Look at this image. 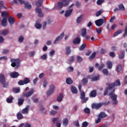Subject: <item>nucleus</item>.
I'll use <instances>...</instances> for the list:
<instances>
[{
	"instance_id": "nucleus-54",
	"label": "nucleus",
	"mask_w": 127,
	"mask_h": 127,
	"mask_svg": "<svg viewBox=\"0 0 127 127\" xmlns=\"http://www.w3.org/2000/svg\"><path fill=\"white\" fill-rule=\"evenodd\" d=\"M58 6L59 7V9H60L61 8H62V7H63V2H59L58 3Z\"/></svg>"
},
{
	"instance_id": "nucleus-14",
	"label": "nucleus",
	"mask_w": 127,
	"mask_h": 127,
	"mask_svg": "<svg viewBox=\"0 0 127 127\" xmlns=\"http://www.w3.org/2000/svg\"><path fill=\"white\" fill-rule=\"evenodd\" d=\"M10 76L11 78H17L19 76V73L16 71H14L10 73Z\"/></svg>"
},
{
	"instance_id": "nucleus-19",
	"label": "nucleus",
	"mask_w": 127,
	"mask_h": 127,
	"mask_svg": "<svg viewBox=\"0 0 127 127\" xmlns=\"http://www.w3.org/2000/svg\"><path fill=\"white\" fill-rule=\"evenodd\" d=\"M72 12H73V9H71L70 10H67L65 11V17H68V16H70V15L72 14Z\"/></svg>"
},
{
	"instance_id": "nucleus-22",
	"label": "nucleus",
	"mask_w": 127,
	"mask_h": 127,
	"mask_svg": "<svg viewBox=\"0 0 127 127\" xmlns=\"http://www.w3.org/2000/svg\"><path fill=\"white\" fill-rule=\"evenodd\" d=\"M81 35L82 37H85L87 35V29L85 28H83L81 29Z\"/></svg>"
},
{
	"instance_id": "nucleus-26",
	"label": "nucleus",
	"mask_w": 127,
	"mask_h": 127,
	"mask_svg": "<svg viewBox=\"0 0 127 127\" xmlns=\"http://www.w3.org/2000/svg\"><path fill=\"white\" fill-rule=\"evenodd\" d=\"M81 84L83 86H86V85L88 84V79L83 78L81 80Z\"/></svg>"
},
{
	"instance_id": "nucleus-9",
	"label": "nucleus",
	"mask_w": 127,
	"mask_h": 127,
	"mask_svg": "<svg viewBox=\"0 0 127 127\" xmlns=\"http://www.w3.org/2000/svg\"><path fill=\"white\" fill-rule=\"evenodd\" d=\"M21 4H24L25 8L31 9L32 6L28 2H25L23 0H18Z\"/></svg>"
},
{
	"instance_id": "nucleus-50",
	"label": "nucleus",
	"mask_w": 127,
	"mask_h": 127,
	"mask_svg": "<svg viewBox=\"0 0 127 127\" xmlns=\"http://www.w3.org/2000/svg\"><path fill=\"white\" fill-rule=\"evenodd\" d=\"M102 73H103L104 75H108L109 74V71H108V69L107 68L103 69L102 70Z\"/></svg>"
},
{
	"instance_id": "nucleus-41",
	"label": "nucleus",
	"mask_w": 127,
	"mask_h": 127,
	"mask_svg": "<svg viewBox=\"0 0 127 127\" xmlns=\"http://www.w3.org/2000/svg\"><path fill=\"white\" fill-rule=\"evenodd\" d=\"M62 2L64 6H67L69 4V1L67 0H63Z\"/></svg>"
},
{
	"instance_id": "nucleus-53",
	"label": "nucleus",
	"mask_w": 127,
	"mask_h": 127,
	"mask_svg": "<svg viewBox=\"0 0 127 127\" xmlns=\"http://www.w3.org/2000/svg\"><path fill=\"white\" fill-rule=\"evenodd\" d=\"M67 72H73L74 71V68L72 66H69L68 68H67Z\"/></svg>"
},
{
	"instance_id": "nucleus-45",
	"label": "nucleus",
	"mask_w": 127,
	"mask_h": 127,
	"mask_svg": "<svg viewBox=\"0 0 127 127\" xmlns=\"http://www.w3.org/2000/svg\"><path fill=\"white\" fill-rule=\"evenodd\" d=\"M75 61V58H74V56H71L69 60V64H71V63H73Z\"/></svg>"
},
{
	"instance_id": "nucleus-46",
	"label": "nucleus",
	"mask_w": 127,
	"mask_h": 127,
	"mask_svg": "<svg viewBox=\"0 0 127 127\" xmlns=\"http://www.w3.org/2000/svg\"><path fill=\"white\" fill-rule=\"evenodd\" d=\"M60 122V121H59V118H56L53 119V124H58V123H59Z\"/></svg>"
},
{
	"instance_id": "nucleus-21",
	"label": "nucleus",
	"mask_w": 127,
	"mask_h": 127,
	"mask_svg": "<svg viewBox=\"0 0 127 127\" xmlns=\"http://www.w3.org/2000/svg\"><path fill=\"white\" fill-rule=\"evenodd\" d=\"M80 42H81V39L79 38H76L73 41V43L74 45H76V44H79Z\"/></svg>"
},
{
	"instance_id": "nucleus-2",
	"label": "nucleus",
	"mask_w": 127,
	"mask_h": 127,
	"mask_svg": "<svg viewBox=\"0 0 127 127\" xmlns=\"http://www.w3.org/2000/svg\"><path fill=\"white\" fill-rule=\"evenodd\" d=\"M115 90L116 89H113V91H111V92L109 93V96H110L111 100H113V105H117L118 104V100H117L118 95L114 93H115Z\"/></svg>"
},
{
	"instance_id": "nucleus-60",
	"label": "nucleus",
	"mask_w": 127,
	"mask_h": 127,
	"mask_svg": "<svg viewBox=\"0 0 127 127\" xmlns=\"http://www.w3.org/2000/svg\"><path fill=\"white\" fill-rule=\"evenodd\" d=\"M24 40V38L22 36L19 37L18 38V41L20 43H21L22 41Z\"/></svg>"
},
{
	"instance_id": "nucleus-34",
	"label": "nucleus",
	"mask_w": 127,
	"mask_h": 127,
	"mask_svg": "<svg viewBox=\"0 0 127 127\" xmlns=\"http://www.w3.org/2000/svg\"><path fill=\"white\" fill-rule=\"evenodd\" d=\"M29 109V106H28L25 109H24L22 110L21 113L22 114H27V113H28Z\"/></svg>"
},
{
	"instance_id": "nucleus-64",
	"label": "nucleus",
	"mask_w": 127,
	"mask_h": 127,
	"mask_svg": "<svg viewBox=\"0 0 127 127\" xmlns=\"http://www.w3.org/2000/svg\"><path fill=\"white\" fill-rule=\"evenodd\" d=\"M88 127V122H84L82 123V127Z\"/></svg>"
},
{
	"instance_id": "nucleus-47",
	"label": "nucleus",
	"mask_w": 127,
	"mask_h": 127,
	"mask_svg": "<svg viewBox=\"0 0 127 127\" xmlns=\"http://www.w3.org/2000/svg\"><path fill=\"white\" fill-rule=\"evenodd\" d=\"M13 91L15 94H16L17 93H19L20 92V89L19 88H13Z\"/></svg>"
},
{
	"instance_id": "nucleus-35",
	"label": "nucleus",
	"mask_w": 127,
	"mask_h": 127,
	"mask_svg": "<svg viewBox=\"0 0 127 127\" xmlns=\"http://www.w3.org/2000/svg\"><path fill=\"white\" fill-rule=\"evenodd\" d=\"M99 118H101L102 119L104 118H107L108 117V115L105 113V112H101L99 115Z\"/></svg>"
},
{
	"instance_id": "nucleus-43",
	"label": "nucleus",
	"mask_w": 127,
	"mask_h": 127,
	"mask_svg": "<svg viewBox=\"0 0 127 127\" xmlns=\"http://www.w3.org/2000/svg\"><path fill=\"white\" fill-rule=\"evenodd\" d=\"M119 10H122V11H124L126 9V8H125V6H124V4H120L119 5Z\"/></svg>"
},
{
	"instance_id": "nucleus-51",
	"label": "nucleus",
	"mask_w": 127,
	"mask_h": 127,
	"mask_svg": "<svg viewBox=\"0 0 127 127\" xmlns=\"http://www.w3.org/2000/svg\"><path fill=\"white\" fill-rule=\"evenodd\" d=\"M96 57V52H93V54L89 57V59H94Z\"/></svg>"
},
{
	"instance_id": "nucleus-18",
	"label": "nucleus",
	"mask_w": 127,
	"mask_h": 127,
	"mask_svg": "<svg viewBox=\"0 0 127 127\" xmlns=\"http://www.w3.org/2000/svg\"><path fill=\"white\" fill-rule=\"evenodd\" d=\"M70 90L72 94H78V90H77V88L74 86L72 85L70 87Z\"/></svg>"
},
{
	"instance_id": "nucleus-55",
	"label": "nucleus",
	"mask_w": 127,
	"mask_h": 127,
	"mask_svg": "<svg viewBox=\"0 0 127 127\" xmlns=\"http://www.w3.org/2000/svg\"><path fill=\"white\" fill-rule=\"evenodd\" d=\"M99 75H98V76H94L92 78L91 81H98V80H99Z\"/></svg>"
},
{
	"instance_id": "nucleus-44",
	"label": "nucleus",
	"mask_w": 127,
	"mask_h": 127,
	"mask_svg": "<svg viewBox=\"0 0 127 127\" xmlns=\"http://www.w3.org/2000/svg\"><path fill=\"white\" fill-rule=\"evenodd\" d=\"M116 70L117 72H121L122 71V65L121 64L117 65Z\"/></svg>"
},
{
	"instance_id": "nucleus-10",
	"label": "nucleus",
	"mask_w": 127,
	"mask_h": 127,
	"mask_svg": "<svg viewBox=\"0 0 127 127\" xmlns=\"http://www.w3.org/2000/svg\"><path fill=\"white\" fill-rule=\"evenodd\" d=\"M101 107H102L101 103H97V104L93 103L91 105L92 109H95V110H99V109H100Z\"/></svg>"
},
{
	"instance_id": "nucleus-7",
	"label": "nucleus",
	"mask_w": 127,
	"mask_h": 127,
	"mask_svg": "<svg viewBox=\"0 0 127 127\" xmlns=\"http://www.w3.org/2000/svg\"><path fill=\"white\" fill-rule=\"evenodd\" d=\"M55 89V86L53 84H51L50 86L49 89L47 92V96H51L52 94L54 93V90Z\"/></svg>"
},
{
	"instance_id": "nucleus-4",
	"label": "nucleus",
	"mask_w": 127,
	"mask_h": 127,
	"mask_svg": "<svg viewBox=\"0 0 127 127\" xmlns=\"http://www.w3.org/2000/svg\"><path fill=\"white\" fill-rule=\"evenodd\" d=\"M29 83H30V79L27 77H25L24 80H19L18 84L20 86H23V85H25Z\"/></svg>"
},
{
	"instance_id": "nucleus-52",
	"label": "nucleus",
	"mask_w": 127,
	"mask_h": 127,
	"mask_svg": "<svg viewBox=\"0 0 127 127\" xmlns=\"http://www.w3.org/2000/svg\"><path fill=\"white\" fill-rule=\"evenodd\" d=\"M77 61L78 63H81L82 61H83V58L80 56H77Z\"/></svg>"
},
{
	"instance_id": "nucleus-33",
	"label": "nucleus",
	"mask_w": 127,
	"mask_h": 127,
	"mask_svg": "<svg viewBox=\"0 0 127 127\" xmlns=\"http://www.w3.org/2000/svg\"><path fill=\"white\" fill-rule=\"evenodd\" d=\"M85 48H87V45H86V44L83 43L82 45L79 48V50L80 51H82V50H84Z\"/></svg>"
},
{
	"instance_id": "nucleus-59",
	"label": "nucleus",
	"mask_w": 127,
	"mask_h": 127,
	"mask_svg": "<svg viewBox=\"0 0 127 127\" xmlns=\"http://www.w3.org/2000/svg\"><path fill=\"white\" fill-rule=\"evenodd\" d=\"M109 56L111 57H112L113 58H114V57H116V54H115V53L113 52H111L110 53Z\"/></svg>"
},
{
	"instance_id": "nucleus-57",
	"label": "nucleus",
	"mask_w": 127,
	"mask_h": 127,
	"mask_svg": "<svg viewBox=\"0 0 127 127\" xmlns=\"http://www.w3.org/2000/svg\"><path fill=\"white\" fill-rule=\"evenodd\" d=\"M56 114H57V111H56L52 110L50 112V115H51V116H55V115H56Z\"/></svg>"
},
{
	"instance_id": "nucleus-23",
	"label": "nucleus",
	"mask_w": 127,
	"mask_h": 127,
	"mask_svg": "<svg viewBox=\"0 0 127 127\" xmlns=\"http://www.w3.org/2000/svg\"><path fill=\"white\" fill-rule=\"evenodd\" d=\"M65 54L66 55H69L71 52H72V51L71 50V47L67 46L65 48Z\"/></svg>"
},
{
	"instance_id": "nucleus-8",
	"label": "nucleus",
	"mask_w": 127,
	"mask_h": 127,
	"mask_svg": "<svg viewBox=\"0 0 127 127\" xmlns=\"http://www.w3.org/2000/svg\"><path fill=\"white\" fill-rule=\"evenodd\" d=\"M34 93V89L33 88H31L30 91L27 92H24L23 93V97H26V98H29L31 97Z\"/></svg>"
},
{
	"instance_id": "nucleus-32",
	"label": "nucleus",
	"mask_w": 127,
	"mask_h": 127,
	"mask_svg": "<svg viewBox=\"0 0 127 127\" xmlns=\"http://www.w3.org/2000/svg\"><path fill=\"white\" fill-rule=\"evenodd\" d=\"M108 69H112L113 67V64L111 61H109L106 63Z\"/></svg>"
},
{
	"instance_id": "nucleus-17",
	"label": "nucleus",
	"mask_w": 127,
	"mask_h": 127,
	"mask_svg": "<svg viewBox=\"0 0 127 127\" xmlns=\"http://www.w3.org/2000/svg\"><path fill=\"white\" fill-rule=\"evenodd\" d=\"M109 90H110V91H113L114 90L113 88H110V84H109L108 87H107L105 89L104 93H103L104 96H107V95H108V93L109 92Z\"/></svg>"
},
{
	"instance_id": "nucleus-39",
	"label": "nucleus",
	"mask_w": 127,
	"mask_h": 127,
	"mask_svg": "<svg viewBox=\"0 0 127 127\" xmlns=\"http://www.w3.org/2000/svg\"><path fill=\"white\" fill-rule=\"evenodd\" d=\"M13 100V97H8L6 99V102L7 103H8V104H11V103H12V101Z\"/></svg>"
},
{
	"instance_id": "nucleus-12",
	"label": "nucleus",
	"mask_w": 127,
	"mask_h": 127,
	"mask_svg": "<svg viewBox=\"0 0 127 127\" xmlns=\"http://www.w3.org/2000/svg\"><path fill=\"white\" fill-rule=\"evenodd\" d=\"M63 37H64V32L62 33L59 37L56 38V40L54 42V44H57V43L59 42V40H62Z\"/></svg>"
},
{
	"instance_id": "nucleus-11",
	"label": "nucleus",
	"mask_w": 127,
	"mask_h": 127,
	"mask_svg": "<svg viewBox=\"0 0 127 127\" xmlns=\"http://www.w3.org/2000/svg\"><path fill=\"white\" fill-rule=\"evenodd\" d=\"M35 11L38 13L39 17H43V13H42V9L40 8H36Z\"/></svg>"
},
{
	"instance_id": "nucleus-30",
	"label": "nucleus",
	"mask_w": 127,
	"mask_h": 127,
	"mask_svg": "<svg viewBox=\"0 0 127 127\" xmlns=\"http://www.w3.org/2000/svg\"><path fill=\"white\" fill-rule=\"evenodd\" d=\"M66 83L68 85H72V84H73V80L71 78H67L66 79Z\"/></svg>"
},
{
	"instance_id": "nucleus-1",
	"label": "nucleus",
	"mask_w": 127,
	"mask_h": 127,
	"mask_svg": "<svg viewBox=\"0 0 127 127\" xmlns=\"http://www.w3.org/2000/svg\"><path fill=\"white\" fill-rule=\"evenodd\" d=\"M0 83L2 85L3 88H8V82H6L5 77L2 73L0 74Z\"/></svg>"
},
{
	"instance_id": "nucleus-24",
	"label": "nucleus",
	"mask_w": 127,
	"mask_h": 127,
	"mask_svg": "<svg viewBox=\"0 0 127 127\" xmlns=\"http://www.w3.org/2000/svg\"><path fill=\"white\" fill-rule=\"evenodd\" d=\"M120 52L122 54V55H119V59H123V58H125V50H121L120 51Z\"/></svg>"
},
{
	"instance_id": "nucleus-37",
	"label": "nucleus",
	"mask_w": 127,
	"mask_h": 127,
	"mask_svg": "<svg viewBox=\"0 0 127 127\" xmlns=\"http://www.w3.org/2000/svg\"><path fill=\"white\" fill-rule=\"evenodd\" d=\"M24 102V99H21V98L19 99L18 101V106H22Z\"/></svg>"
},
{
	"instance_id": "nucleus-27",
	"label": "nucleus",
	"mask_w": 127,
	"mask_h": 127,
	"mask_svg": "<svg viewBox=\"0 0 127 127\" xmlns=\"http://www.w3.org/2000/svg\"><path fill=\"white\" fill-rule=\"evenodd\" d=\"M69 123V120L68 119H64L63 121V124L64 127H67L68 126V123Z\"/></svg>"
},
{
	"instance_id": "nucleus-49",
	"label": "nucleus",
	"mask_w": 127,
	"mask_h": 127,
	"mask_svg": "<svg viewBox=\"0 0 127 127\" xmlns=\"http://www.w3.org/2000/svg\"><path fill=\"white\" fill-rule=\"evenodd\" d=\"M81 103L82 104H84V103H86L87 101H88V100H89V98H87V97H83V98L81 99Z\"/></svg>"
},
{
	"instance_id": "nucleus-61",
	"label": "nucleus",
	"mask_w": 127,
	"mask_h": 127,
	"mask_svg": "<svg viewBox=\"0 0 127 127\" xmlns=\"http://www.w3.org/2000/svg\"><path fill=\"white\" fill-rule=\"evenodd\" d=\"M85 92L84 91L81 92L80 93V99H83V98H85Z\"/></svg>"
},
{
	"instance_id": "nucleus-20",
	"label": "nucleus",
	"mask_w": 127,
	"mask_h": 127,
	"mask_svg": "<svg viewBox=\"0 0 127 127\" xmlns=\"http://www.w3.org/2000/svg\"><path fill=\"white\" fill-rule=\"evenodd\" d=\"M84 17V15L81 14L76 19L77 23H81L82 22V20H83V18Z\"/></svg>"
},
{
	"instance_id": "nucleus-25",
	"label": "nucleus",
	"mask_w": 127,
	"mask_h": 127,
	"mask_svg": "<svg viewBox=\"0 0 127 127\" xmlns=\"http://www.w3.org/2000/svg\"><path fill=\"white\" fill-rule=\"evenodd\" d=\"M42 2H43V0H38L35 3L36 6H37V7L41 6Z\"/></svg>"
},
{
	"instance_id": "nucleus-15",
	"label": "nucleus",
	"mask_w": 127,
	"mask_h": 127,
	"mask_svg": "<svg viewBox=\"0 0 127 127\" xmlns=\"http://www.w3.org/2000/svg\"><path fill=\"white\" fill-rule=\"evenodd\" d=\"M97 96V90H93L91 91L89 94V97L90 98H95Z\"/></svg>"
},
{
	"instance_id": "nucleus-6",
	"label": "nucleus",
	"mask_w": 127,
	"mask_h": 127,
	"mask_svg": "<svg viewBox=\"0 0 127 127\" xmlns=\"http://www.w3.org/2000/svg\"><path fill=\"white\" fill-rule=\"evenodd\" d=\"M104 23H106V19L100 18L95 21V24L97 26H102Z\"/></svg>"
},
{
	"instance_id": "nucleus-40",
	"label": "nucleus",
	"mask_w": 127,
	"mask_h": 127,
	"mask_svg": "<svg viewBox=\"0 0 127 127\" xmlns=\"http://www.w3.org/2000/svg\"><path fill=\"white\" fill-rule=\"evenodd\" d=\"M35 27H36V28H37V29H40V28H41V27H42V24H39L38 23H36L35 24Z\"/></svg>"
},
{
	"instance_id": "nucleus-63",
	"label": "nucleus",
	"mask_w": 127,
	"mask_h": 127,
	"mask_svg": "<svg viewBox=\"0 0 127 127\" xmlns=\"http://www.w3.org/2000/svg\"><path fill=\"white\" fill-rule=\"evenodd\" d=\"M75 5L76 7H80L81 6V2H79L78 1H76L75 2Z\"/></svg>"
},
{
	"instance_id": "nucleus-3",
	"label": "nucleus",
	"mask_w": 127,
	"mask_h": 127,
	"mask_svg": "<svg viewBox=\"0 0 127 127\" xmlns=\"http://www.w3.org/2000/svg\"><path fill=\"white\" fill-rule=\"evenodd\" d=\"M11 62H12L11 64V66H12L13 68H14V67H16V68H18V67H19L20 60L19 59H11Z\"/></svg>"
},
{
	"instance_id": "nucleus-56",
	"label": "nucleus",
	"mask_w": 127,
	"mask_h": 127,
	"mask_svg": "<svg viewBox=\"0 0 127 127\" xmlns=\"http://www.w3.org/2000/svg\"><path fill=\"white\" fill-rule=\"evenodd\" d=\"M54 54H55V51H54V50H52L50 52V56L52 57L54 55Z\"/></svg>"
},
{
	"instance_id": "nucleus-58",
	"label": "nucleus",
	"mask_w": 127,
	"mask_h": 127,
	"mask_svg": "<svg viewBox=\"0 0 127 127\" xmlns=\"http://www.w3.org/2000/svg\"><path fill=\"white\" fill-rule=\"evenodd\" d=\"M9 52V51L7 49L3 50L2 52V54L5 55V54H7Z\"/></svg>"
},
{
	"instance_id": "nucleus-36",
	"label": "nucleus",
	"mask_w": 127,
	"mask_h": 127,
	"mask_svg": "<svg viewBox=\"0 0 127 127\" xmlns=\"http://www.w3.org/2000/svg\"><path fill=\"white\" fill-rule=\"evenodd\" d=\"M123 33V30H118L117 31H116L113 37H116V36H118V35H119V34H121V33Z\"/></svg>"
},
{
	"instance_id": "nucleus-28",
	"label": "nucleus",
	"mask_w": 127,
	"mask_h": 127,
	"mask_svg": "<svg viewBox=\"0 0 127 127\" xmlns=\"http://www.w3.org/2000/svg\"><path fill=\"white\" fill-rule=\"evenodd\" d=\"M1 15L2 17H4V18H6V17H7V16H8V13H7V12L6 11H4L1 12Z\"/></svg>"
},
{
	"instance_id": "nucleus-5",
	"label": "nucleus",
	"mask_w": 127,
	"mask_h": 127,
	"mask_svg": "<svg viewBox=\"0 0 127 127\" xmlns=\"http://www.w3.org/2000/svg\"><path fill=\"white\" fill-rule=\"evenodd\" d=\"M116 86H121V81H120V80L117 79L115 82L110 84L109 88L115 90V87H116Z\"/></svg>"
},
{
	"instance_id": "nucleus-42",
	"label": "nucleus",
	"mask_w": 127,
	"mask_h": 127,
	"mask_svg": "<svg viewBox=\"0 0 127 127\" xmlns=\"http://www.w3.org/2000/svg\"><path fill=\"white\" fill-rule=\"evenodd\" d=\"M103 12L104 11L102 9L97 11L95 13L96 16H100V15H101V14H102V12Z\"/></svg>"
},
{
	"instance_id": "nucleus-13",
	"label": "nucleus",
	"mask_w": 127,
	"mask_h": 127,
	"mask_svg": "<svg viewBox=\"0 0 127 127\" xmlns=\"http://www.w3.org/2000/svg\"><path fill=\"white\" fill-rule=\"evenodd\" d=\"M1 24L3 27H6L7 26V20L6 18H3L1 21Z\"/></svg>"
},
{
	"instance_id": "nucleus-29",
	"label": "nucleus",
	"mask_w": 127,
	"mask_h": 127,
	"mask_svg": "<svg viewBox=\"0 0 127 127\" xmlns=\"http://www.w3.org/2000/svg\"><path fill=\"white\" fill-rule=\"evenodd\" d=\"M63 100V94L60 93L59 96L57 97V101L58 102H61Z\"/></svg>"
},
{
	"instance_id": "nucleus-38",
	"label": "nucleus",
	"mask_w": 127,
	"mask_h": 127,
	"mask_svg": "<svg viewBox=\"0 0 127 127\" xmlns=\"http://www.w3.org/2000/svg\"><path fill=\"white\" fill-rule=\"evenodd\" d=\"M17 118L18 120H22L23 119V116H22V114L20 112H18L17 114Z\"/></svg>"
},
{
	"instance_id": "nucleus-31",
	"label": "nucleus",
	"mask_w": 127,
	"mask_h": 127,
	"mask_svg": "<svg viewBox=\"0 0 127 127\" xmlns=\"http://www.w3.org/2000/svg\"><path fill=\"white\" fill-rule=\"evenodd\" d=\"M9 31L8 30H3L2 31H1V35H3V36L5 35H7L8 34V33Z\"/></svg>"
},
{
	"instance_id": "nucleus-48",
	"label": "nucleus",
	"mask_w": 127,
	"mask_h": 127,
	"mask_svg": "<svg viewBox=\"0 0 127 127\" xmlns=\"http://www.w3.org/2000/svg\"><path fill=\"white\" fill-rule=\"evenodd\" d=\"M111 104V101H106L105 102H102L101 105L102 106H109Z\"/></svg>"
},
{
	"instance_id": "nucleus-62",
	"label": "nucleus",
	"mask_w": 127,
	"mask_h": 127,
	"mask_svg": "<svg viewBox=\"0 0 127 127\" xmlns=\"http://www.w3.org/2000/svg\"><path fill=\"white\" fill-rule=\"evenodd\" d=\"M104 0H98L97 1V3L98 5H101L102 2H104Z\"/></svg>"
},
{
	"instance_id": "nucleus-16",
	"label": "nucleus",
	"mask_w": 127,
	"mask_h": 127,
	"mask_svg": "<svg viewBox=\"0 0 127 127\" xmlns=\"http://www.w3.org/2000/svg\"><path fill=\"white\" fill-rule=\"evenodd\" d=\"M8 21L10 25H13L14 23V17L10 16L8 18Z\"/></svg>"
}]
</instances>
